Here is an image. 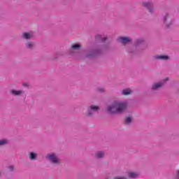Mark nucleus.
<instances>
[{"instance_id": "2eb2a0df", "label": "nucleus", "mask_w": 179, "mask_h": 179, "mask_svg": "<svg viewBox=\"0 0 179 179\" xmlns=\"http://www.w3.org/2000/svg\"><path fill=\"white\" fill-rule=\"evenodd\" d=\"M10 94H12V96H21V95L24 94V91L11 90H10Z\"/></svg>"}, {"instance_id": "6e6552de", "label": "nucleus", "mask_w": 179, "mask_h": 179, "mask_svg": "<svg viewBox=\"0 0 179 179\" xmlns=\"http://www.w3.org/2000/svg\"><path fill=\"white\" fill-rule=\"evenodd\" d=\"M117 41L123 45H127V44H129V43H132V39L128 36H120L118 38Z\"/></svg>"}, {"instance_id": "39448f33", "label": "nucleus", "mask_w": 179, "mask_h": 179, "mask_svg": "<svg viewBox=\"0 0 179 179\" xmlns=\"http://www.w3.org/2000/svg\"><path fill=\"white\" fill-rule=\"evenodd\" d=\"M45 159L50 162V163H52V164H61V161H59L55 153L48 154L45 156Z\"/></svg>"}, {"instance_id": "b1692460", "label": "nucleus", "mask_w": 179, "mask_h": 179, "mask_svg": "<svg viewBox=\"0 0 179 179\" xmlns=\"http://www.w3.org/2000/svg\"><path fill=\"white\" fill-rule=\"evenodd\" d=\"M173 179H179V170L176 171V175L174 176Z\"/></svg>"}, {"instance_id": "6ab92c4d", "label": "nucleus", "mask_w": 179, "mask_h": 179, "mask_svg": "<svg viewBox=\"0 0 179 179\" xmlns=\"http://www.w3.org/2000/svg\"><path fill=\"white\" fill-rule=\"evenodd\" d=\"M122 96H129V94H132V90L131 88H127L122 91Z\"/></svg>"}, {"instance_id": "a211bd4d", "label": "nucleus", "mask_w": 179, "mask_h": 179, "mask_svg": "<svg viewBox=\"0 0 179 179\" xmlns=\"http://www.w3.org/2000/svg\"><path fill=\"white\" fill-rule=\"evenodd\" d=\"M106 156V153L103 151H98L95 153L94 157L95 159H103Z\"/></svg>"}, {"instance_id": "393cba45", "label": "nucleus", "mask_w": 179, "mask_h": 179, "mask_svg": "<svg viewBox=\"0 0 179 179\" xmlns=\"http://www.w3.org/2000/svg\"><path fill=\"white\" fill-rule=\"evenodd\" d=\"M113 179H127V178L125 176H121V177L117 176V177L113 178Z\"/></svg>"}, {"instance_id": "412c9836", "label": "nucleus", "mask_w": 179, "mask_h": 179, "mask_svg": "<svg viewBox=\"0 0 179 179\" xmlns=\"http://www.w3.org/2000/svg\"><path fill=\"white\" fill-rule=\"evenodd\" d=\"M8 143H9V140L8 139L0 140V146H5V145H8Z\"/></svg>"}, {"instance_id": "c85d7f7f", "label": "nucleus", "mask_w": 179, "mask_h": 179, "mask_svg": "<svg viewBox=\"0 0 179 179\" xmlns=\"http://www.w3.org/2000/svg\"><path fill=\"white\" fill-rule=\"evenodd\" d=\"M0 176H1V172H0Z\"/></svg>"}, {"instance_id": "a878e982", "label": "nucleus", "mask_w": 179, "mask_h": 179, "mask_svg": "<svg viewBox=\"0 0 179 179\" xmlns=\"http://www.w3.org/2000/svg\"><path fill=\"white\" fill-rule=\"evenodd\" d=\"M8 170H10V171H13L15 170V166H8Z\"/></svg>"}, {"instance_id": "9b49d317", "label": "nucleus", "mask_w": 179, "mask_h": 179, "mask_svg": "<svg viewBox=\"0 0 179 179\" xmlns=\"http://www.w3.org/2000/svg\"><path fill=\"white\" fill-rule=\"evenodd\" d=\"M25 48L27 50H34V47H36V43L34 41H28L24 43Z\"/></svg>"}, {"instance_id": "4468645a", "label": "nucleus", "mask_w": 179, "mask_h": 179, "mask_svg": "<svg viewBox=\"0 0 179 179\" xmlns=\"http://www.w3.org/2000/svg\"><path fill=\"white\" fill-rule=\"evenodd\" d=\"M134 122V117L132 115H129L124 120V125H131Z\"/></svg>"}, {"instance_id": "aec40b11", "label": "nucleus", "mask_w": 179, "mask_h": 179, "mask_svg": "<svg viewBox=\"0 0 179 179\" xmlns=\"http://www.w3.org/2000/svg\"><path fill=\"white\" fill-rule=\"evenodd\" d=\"M129 178H138L139 177V174L135 172H130L128 176Z\"/></svg>"}, {"instance_id": "4be33fe9", "label": "nucleus", "mask_w": 179, "mask_h": 179, "mask_svg": "<svg viewBox=\"0 0 179 179\" xmlns=\"http://www.w3.org/2000/svg\"><path fill=\"white\" fill-rule=\"evenodd\" d=\"M62 55H64V54H62V52H57L55 53V55L52 57V59H54V60L58 59V57H62Z\"/></svg>"}, {"instance_id": "20e7f679", "label": "nucleus", "mask_w": 179, "mask_h": 179, "mask_svg": "<svg viewBox=\"0 0 179 179\" xmlns=\"http://www.w3.org/2000/svg\"><path fill=\"white\" fill-rule=\"evenodd\" d=\"M100 110V106H95V105H91L87 106V112L85 113L86 117H88L89 118L93 117V115H94L95 113H97Z\"/></svg>"}, {"instance_id": "dca6fc26", "label": "nucleus", "mask_w": 179, "mask_h": 179, "mask_svg": "<svg viewBox=\"0 0 179 179\" xmlns=\"http://www.w3.org/2000/svg\"><path fill=\"white\" fill-rule=\"evenodd\" d=\"M38 155L36 152H30L29 153V159L31 160V162H34L37 160Z\"/></svg>"}, {"instance_id": "9d476101", "label": "nucleus", "mask_w": 179, "mask_h": 179, "mask_svg": "<svg viewBox=\"0 0 179 179\" xmlns=\"http://www.w3.org/2000/svg\"><path fill=\"white\" fill-rule=\"evenodd\" d=\"M82 48V45L79 43H74L71 46V49L69 50V54L72 55L73 54V51H79Z\"/></svg>"}, {"instance_id": "7ed1b4c3", "label": "nucleus", "mask_w": 179, "mask_h": 179, "mask_svg": "<svg viewBox=\"0 0 179 179\" xmlns=\"http://www.w3.org/2000/svg\"><path fill=\"white\" fill-rule=\"evenodd\" d=\"M163 27L165 30H170L173 26V18L170 13H166L162 15Z\"/></svg>"}, {"instance_id": "5701e85b", "label": "nucleus", "mask_w": 179, "mask_h": 179, "mask_svg": "<svg viewBox=\"0 0 179 179\" xmlns=\"http://www.w3.org/2000/svg\"><path fill=\"white\" fill-rule=\"evenodd\" d=\"M97 92H99V93H105L106 89H104L103 87H98Z\"/></svg>"}, {"instance_id": "ddd939ff", "label": "nucleus", "mask_w": 179, "mask_h": 179, "mask_svg": "<svg viewBox=\"0 0 179 179\" xmlns=\"http://www.w3.org/2000/svg\"><path fill=\"white\" fill-rule=\"evenodd\" d=\"M154 59L155 60H159L161 59L162 61H169V59H170V57H169V55H155L153 57Z\"/></svg>"}, {"instance_id": "cd10ccee", "label": "nucleus", "mask_w": 179, "mask_h": 179, "mask_svg": "<svg viewBox=\"0 0 179 179\" xmlns=\"http://www.w3.org/2000/svg\"><path fill=\"white\" fill-rule=\"evenodd\" d=\"M165 80H169V78H165Z\"/></svg>"}, {"instance_id": "bb28decb", "label": "nucleus", "mask_w": 179, "mask_h": 179, "mask_svg": "<svg viewBox=\"0 0 179 179\" xmlns=\"http://www.w3.org/2000/svg\"><path fill=\"white\" fill-rule=\"evenodd\" d=\"M23 86H24V87H29V84H27V83H25L23 84Z\"/></svg>"}, {"instance_id": "f3484780", "label": "nucleus", "mask_w": 179, "mask_h": 179, "mask_svg": "<svg viewBox=\"0 0 179 179\" xmlns=\"http://www.w3.org/2000/svg\"><path fill=\"white\" fill-rule=\"evenodd\" d=\"M127 52L129 54H131V55H136L138 54V50H136V48H128L127 49Z\"/></svg>"}, {"instance_id": "f257e3e1", "label": "nucleus", "mask_w": 179, "mask_h": 179, "mask_svg": "<svg viewBox=\"0 0 179 179\" xmlns=\"http://www.w3.org/2000/svg\"><path fill=\"white\" fill-rule=\"evenodd\" d=\"M107 37H103L101 35L95 36V45L90 49L85 55L82 56V59H94L99 58L104 54L105 51H110L111 46L110 43H106Z\"/></svg>"}, {"instance_id": "f03ea898", "label": "nucleus", "mask_w": 179, "mask_h": 179, "mask_svg": "<svg viewBox=\"0 0 179 179\" xmlns=\"http://www.w3.org/2000/svg\"><path fill=\"white\" fill-rule=\"evenodd\" d=\"M127 108H128V103L127 101H114L106 108V111L109 115H115L116 114H124L127 111Z\"/></svg>"}, {"instance_id": "0eeeda50", "label": "nucleus", "mask_w": 179, "mask_h": 179, "mask_svg": "<svg viewBox=\"0 0 179 179\" xmlns=\"http://www.w3.org/2000/svg\"><path fill=\"white\" fill-rule=\"evenodd\" d=\"M142 6L145 8V9H147L149 13L153 15V13L155 12V3H153L152 1H143L142 3Z\"/></svg>"}, {"instance_id": "1a4fd4ad", "label": "nucleus", "mask_w": 179, "mask_h": 179, "mask_svg": "<svg viewBox=\"0 0 179 179\" xmlns=\"http://www.w3.org/2000/svg\"><path fill=\"white\" fill-rule=\"evenodd\" d=\"M164 85H166V83L164 82H158V83H155L154 84H152L150 90L151 92H156L157 90H159V89H162V87H163V86H164Z\"/></svg>"}, {"instance_id": "f8f14e48", "label": "nucleus", "mask_w": 179, "mask_h": 179, "mask_svg": "<svg viewBox=\"0 0 179 179\" xmlns=\"http://www.w3.org/2000/svg\"><path fill=\"white\" fill-rule=\"evenodd\" d=\"M22 38L24 40H31V38H34V34L31 32H24L22 34Z\"/></svg>"}, {"instance_id": "423d86ee", "label": "nucleus", "mask_w": 179, "mask_h": 179, "mask_svg": "<svg viewBox=\"0 0 179 179\" xmlns=\"http://www.w3.org/2000/svg\"><path fill=\"white\" fill-rule=\"evenodd\" d=\"M134 46L136 48H138V47H141V50H146V48H148V43H146L143 38H140L135 40Z\"/></svg>"}]
</instances>
